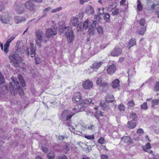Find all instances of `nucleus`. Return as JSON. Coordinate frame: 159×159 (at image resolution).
Masks as SVG:
<instances>
[{
	"label": "nucleus",
	"mask_w": 159,
	"mask_h": 159,
	"mask_svg": "<svg viewBox=\"0 0 159 159\" xmlns=\"http://www.w3.org/2000/svg\"><path fill=\"white\" fill-rule=\"evenodd\" d=\"M81 99V97L80 93H76L74 94L72 98V101L75 103L80 102L81 104H82Z\"/></svg>",
	"instance_id": "2eb2a0df"
},
{
	"label": "nucleus",
	"mask_w": 159,
	"mask_h": 159,
	"mask_svg": "<svg viewBox=\"0 0 159 159\" xmlns=\"http://www.w3.org/2000/svg\"><path fill=\"white\" fill-rule=\"evenodd\" d=\"M129 117L133 121L136 120L138 118V116L135 113L132 112L131 113Z\"/></svg>",
	"instance_id": "c756f323"
},
{
	"label": "nucleus",
	"mask_w": 159,
	"mask_h": 159,
	"mask_svg": "<svg viewBox=\"0 0 159 159\" xmlns=\"http://www.w3.org/2000/svg\"><path fill=\"white\" fill-rule=\"evenodd\" d=\"M137 134H139V135H142L144 133L143 130L142 129H141V128L137 130Z\"/></svg>",
	"instance_id": "de8ad7c7"
},
{
	"label": "nucleus",
	"mask_w": 159,
	"mask_h": 159,
	"mask_svg": "<svg viewBox=\"0 0 159 159\" xmlns=\"http://www.w3.org/2000/svg\"><path fill=\"white\" fill-rule=\"evenodd\" d=\"M10 91L11 92V93L12 95H13L15 96L17 94V89H11Z\"/></svg>",
	"instance_id": "09e8293b"
},
{
	"label": "nucleus",
	"mask_w": 159,
	"mask_h": 159,
	"mask_svg": "<svg viewBox=\"0 0 159 159\" xmlns=\"http://www.w3.org/2000/svg\"><path fill=\"white\" fill-rule=\"evenodd\" d=\"M85 137L88 139H94V137L93 135H84Z\"/></svg>",
	"instance_id": "864d4df0"
},
{
	"label": "nucleus",
	"mask_w": 159,
	"mask_h": 159,
	"mask_svg": "<svg viewBox=\"0 0 159 159\" xmlns=\"http://www.w3.org/2000/svg\"><path fill=\"white\" fill-rule=\"evenodd\" d=\"M65 138L63 136L61 135V136H58V139H64Z\"/></svg>",
	"instance_id": "338daca9"
},
{
	"label": "nucleus",
	"mask_w": 159,
	"mask_h": 159,
	"mask_svg": "<svg viewBox=\"0 0 159 159\" xmlns=\"http://www.w3.org/2000/svg\"><path fill=\"white\" fill-rule=\"evenodd\" d=\"M123 142L127 145L130 144V143H131L132 142L131 140H124Z\"/></svg>",
	"instance_id": "603ef678"
},
{
	"label": "nucleus",
	"mask_w": 159,
	"mask_h": 159,
	"mask_svg": "<svg viewBox=\"0 0 159 159\" xmlns=\"http://www.w3.org/2000/svg\"><path fill=\"white\" fill-rule=\"evenodd\" d=\"M152 106L154 107L155 106L158 105L159 104V98L158 99H155L152 101Z\"/></svg>",
	"instance_id": "473e14b6"
},
{
	"label": "nucleus",
	"mask_w": 159,
	"mask_h": 159,
	"mask_svg": "<svg viewBox=\"0 0 159 159\" xmlns=\"http://www.w3.org/2000/svg\"><path fill=\"white\" fill-rule=\"evenodd\" d=\"M42 150L43 152L46 153H48V148L43 146L42 147Z\"/></svg>",
	"instance_id": "3c124183"
},
{
	"label": "nucleus",
	"mask_w": 159,
	"mask_h": 159,
	"mask_svg": "<svg viewBox=\"0 0 159 159\" xmlns=\"http://www.w3.org/2000/svg\"><path fill=\"white\" fill-rule=\"evenodd\" d=\"M100 106L103 110H106L108 108V107L104 102H101L100 104Z\"/></svg>",
	"instance_id": "c9c22d12"
},
{
	"label": "nucleus",
	"mask_w": 159,
	"mask_h": 159,
	"mask_svg": "<svg viewBox=\"0 0 159 159\" xmlns=\"http://www.w3.org/2000/svg\"><path fill=\"white\" fill-rule=\"evenodd\" d=\"M101 159H108L107 156L105 155H102L101 156Z\"/></svg>",
	"instance_id": "680f3d73"
},
{
	"label": "nucleus",
	"mask_w": 159,
	"mask_h": 159,
	"mask_svg": "<svg viewBox=\"0 0 159 159\" xmlns=\"http://www.w3.org/2000/svg\"><path fill=\"white\" fill-rule=\"evenodd\" d=\"M30 48H27L26 50V52L28 56L30 55L31 57H34L35 55L36 48L34 46L33 43H30Z\"/></svg>",
	"instance_id": "39448f33"
},
{
	"label": "nucleus",
	"mask_w": 159,
	"mask_h": 159,
	"mask_svg": "<svg viewBox=\"0 0 159 159\" xmlns=\"http://www.w3.org/2000/svg\"><path fill=\"white\" fill-rule=\"evenodd\" d=\"M105 140H98V143L101 144H103L105 143Z\"/></svg>",
	"instance_id": "0e129e2a"
},
{
	"label": "nucleus",
	"mask_w": 159,
	"mask_h": 159,
	"mask_svg": "<svg viewBox=\"0 0 159 159\" xmlns=\"http://www.w3.org/2000/svg\"><path fill=\"white\" fill-rule=\"evenodd\" d=\"M138 4L137 6V9L139 11H141L142 9V7L141 5L140 2L139 0L138 1Z\"/></svg>",
	"instance_id": "49530a36"
},
{
	"label": "nucleus",
	"mask_w": 159,
	"mask_h": 159,
	"mask_svg": "<svg viewBox=\"0 0 159 159\" xmlns=\"http://www.w3.org/2000/svg\"><path fill=\"white\" fill-rule=\"evenodd\" d=\"M58 159H67V158L66 156H59Z\"/></svg>",
	"instance_id": "bf43d9fd"
},
{
	"label": "nucleus",
	"mask_w": 159,
	"mask_h": 159,
	"mask_svg": "<svg viewBox=\"0 0 159 159\" xmlns=\"http://www.w3.org/2000/svg\"><path fill=\"white\" fill-rule=\"evenodd\" d=\"M146 30V26H143L139 29L138 31V34L140 35H143L144 34Z\"/></svg>",
	"instance_id": "393cba45"
},
{
	"label": "nucleus",
	"mask_w": 159,
	"mask_h": 159,
	"mask_svg": "<svg viewBox=\"0 0 159 159\" xmlns=\"http://www.w3.org/2000/svg\"><path fill=\"white\" fill-rule=\"evenodd\" d=\"M103 116V113L100 111H97L95 113V116Z\"/></svg>",
	"instance_id": "a18cd8bd"
},
{
	"label": "nucleus",
	"mask_w": 159,
	"mask_h": 159,
	"mask_svg": "<svg viewBox=\"0 0 159 159\" xmlns=\"http://www.w3.org/2000/svg\"><path fill=\"white\" fill-rule=\"evenodd\" d=\"M120 81L118 79H116L113 81L111 84V86L113 88H117L120 86Z\"/></svg>",
	"instance_id": "4be33fe9"
},
{
	"label": "nucleus",
	"mask_w": 159,
	"mask_h": 159,
	"mask_svg": "<svg viewBox=\"0 0 159 159\" xmlns=\"http://www.w3.org/2000/svg\"><path fill=\"white\" fill-rule=\"evenodd\" d=\"M43 32L40 30H38L36 32V37L37 40L36 41V44L39 46H41L40 43L38 42V40L42 42L43 39Z\"/></svg>",
	"instance_id": "20e7f679"
},
{
	"label": "nucleus",
	"mask_w": 159,
	"mask_h": 159,
	"mask_svg": "<svg viewBox=\"0 0 159 159\" xmlns=\"http://www.w3.org/2000/svg\"><path fill=\"white\" fill-rule=\"evenodd\" d=\"M84 110V108L82 109V108L80 107V108H74L72 111L64 110L62 112L60 118L63 120H70L72 116L75 114L80 111H82Z\"/></svg>",
	"instance_id": "f257e3e1"
},
{
	"label": "nucleus",
	"mask_w": 159,
	"mask_h": 159,
	"mask_svg": "<svg viewBox=\"0 0 159 159\" xmlns=\"http://www.w3.org/2000/svg\"><path fill=\"white\" fill-rule=\"evenodd\" d=\"M155 89L157 91L159 90V81L156 83L155 86Z\"/></svg>",
	"instance_id": "5fc2aeb1"
},
{
	"label": "nucleus",
	"mask_w": 159,
	"mask_h": 159,
	"mask_svg": "<svg viewBox=\"0 0 159 159\" xmlns=\"http://www.w3.org/2000/svg\"><path fill=\"white\" fill-rule=\"evenodd\" d=\"M25 8L31 11L34 10L35 6L34 4L30 0H28L26 2L25 4Z\"/></svg>",
	"instance_id": "6e6552de"
},
{
	"label": "nucleus",
	"mask_w": 159,
	"mask_h": 159,
	"mask_svg": "<svg viewBox=\"0 0 159 159\" xmlns=\"http://www.w3.org/2000/svg\"><path fill=\"white\" fill-rule=\"evenodd\" d=\"M141 108L144 110H146L148 109L146 102H145L141 105Z\"/></svg>",
	"instance_id": "a19ab883"
},
{
	"label": "nucleus",
	"mask_w": 159,
	"mask_h": 159,
	"mask_svg": "<svg viewBox=\"0 0 159 159\" xmlns=\"http://www.w3.org/2000/svg\"><path fill=\"white\" fill-rule=\"evenodd\" d=\"M110 17V16L109 13H106L104 15V20L107 22H109V19Z\"/></svg>",
	"instance_id": "e433bc0d"
},
{
	"label": "nucleus",
	"mask_w": 159,
	"mask_h": 159,
	"mask_svg": "<svg viewBox=\"0 0 159 159\" xmlns=\"http://www.w3.org/2000/svg\"><path fill=\"white\" fill-rule=\"evenodd\" d=\"M4 9V6L3 3L0 2V11H2Z\"/></svg>",
	"instance_id": "6e6d98bb"
},
{
	"label": "nucleus",
	"mask_w": 159,
	"mask_h": 159,
	"mask_svg": "<svg viewBox=\"0 0 159 159\" xmlns=\"http://www.w3.org/2000/svg\"><path fill=\"white\" fill-rule=\"evenodd\" d=\"M90 23H91L92 25H90L89 28V33L93 32L94 30L96 27V21L91 20V22H90Z\"/></svg>",
	"instance_id": "f3484780"
},
{
	"label": "nucleus",
	"mask_w": 159,
	"mask_h": 159,
	"mask_svg": "<svg viewBox=\"0 0 159 159\" xmlns=\"http://www.w3.org/2000/svg\"><path fill=\"white\" fill-rule=\"evenodd\" d=\"M82 103L84 104H91L92 102V100L90 99H87L84 100H82Z\"/></svg>",
	"instance_id": "4c0bfd02"
},
{
	"label": "nucleus",
	"mask_w": 159,
	"mask_h": 159,
	"mask_svg": "<svg viewBox=\"0 0 159 159\" xmlns=\"http://www.w3.org/2000/svg\"><path fill=\"white\" fill-rule=\"evenodd\" d=\"M114 96L113 95H107L106 98V101L108 103L111 102L113 101Z\"/></svg>",
	"instance_id": "bb28decb"
},
{
	"label": "nucleus",
	"mask_w": 159,
	"mask_h": 159,
	"mask_svg": "<svg viewBox=\"0 0 159 159\" xmlns=\"http://www.w3.org/2000/svg\"><path fill=\"white\" fill-rule=\"evenodd\" d=\"M79 20L77 17H73L70 19V24L71 25L75 27L78 25Z\"/></svg>",
	"instance_id": "a211bd4d"
},
{
	"label": "nucleus",
	"mask_w": 159,
	"mask_h": 159,
	"mask_svg": "<svg viewBox=\"0 0 159 159\" xmlns=\"http://www.w3.org/2000/svg\"><path fill=\"white\" fill-rule=\"evenodd\" d=\"M104 8H102V12H100L97 15L95 16L94 19L97 21H99L101 18V16L104 14L103 10Z\"/></svg>",
	"instance_id": "cd10ccee"
},
{
	"label": "nucleus",
	"mask_w": 159,
	"mask_h": 159,
	"mask_svg": "<svg viewBox=\"0 0 159 159\" xmlns=\"http://www.w3.org/2000/svg\"><path fill=\"white\" fill-rule=\"evenodd\" d=\"M15 10L17 13L21 14L24 13L25 11L23 4L20 3L16 6Z\"/></svg>",
	"instance_id": "0eeeda50"
},
{
	"label": "nucleus",
	"mask_w": 159,
	"mask_h": 159,
	"mask_svg": "<svg viewBox=\"0 0 159 159\" xmlns=\"http://www.w3.org/2000/svg\"><path fill=\"white\" fill-rule=\"evenodd\" d=\"M111 62L109 63V66H108L107 69V72L108 74L110 75L113 74L115 71L116 69L115 63L112 61L111 64H110Z\"/></svg>",
	"instance_id": "423d86ee"
},
{
	"label": "nucleus",
	"mask_w": 159,
	"mask_h": 159,
	"mask_svg": "<svg viewBox=\"0 0 159 159\" xmlns=\"http://www.w3.org/2000/svg\"><path fill=\"white\" fill-rule=\"evenodd\" d=\"M122 53L121 48H119L118 46H116L114 50L111 52V55L112 56H118L120 55Z\"/></svg>",
	"instance_id": "f8f14e48"
},
{
	"label": "nucleus",
	"mask_w": 159,
	"mask_h": 159,
	"mask_svg": "<svg viewBox=\"0 0 159 159\" xmlns=\"http://www.w3.org/2000/svg\"><path fill=\"white\" fill-rule=\"evenodd\" d=\"M146 23V20L144 18H142L139 21V23L140 25L141 26H144V25Z\"/></svg>",
	"instance_id": "58836bf2"
},
{
	"label": "nucleus",
	"mask_w": 159,
	"mask_h": 159,
	"mask_svg": "<svg viewBox=\"0 0 159 159\" xmlns=\"http://www.w3.org/2000/svg\"><path fill=\"white\" fill-rule=\"evenodd\" d=\"M80 25H81V23L80 24H78V26L77 27V30L78 31H80L82 29V27Z\"/></svg>",
	"instance_id": "052dcab7"
},
{
	"label": "nucleus",
	"mask_w": 159,
	"mask_h": 159,
	"mask_svg": "<svg viewBox=\"0 0 159 159\" xmlns=\"http://www.w3.org/2000/svg\"><path fill=\"white\" fill-rule=\"evenodd\" d=\"M88 26L89 20L86 19L83 24V28L85 30H86L88 28Z\"/></svg>",
	"instance_id": "f704fd0d"
},
{
	"label": "nucleus",
	"mask_w": 159,
	"mask_h": 159,
	"mask_svg": "<svg viewBox=\"0 0 159 159\" xmlns=\"http://www.w3.org/2000/svg\"><path fill=\"white\" fill-rule=\"evenodd\" d=\"M18 77L20 84L22 87H24L25 86V83L23 79V76L21 75H19Z\"/></svg>",
	"instance_id": "a878e982"
},
{
	"label": "nucleus",
	"mask_w": 159,
	"mask_h": 159,
	"mask_svg": "<svg viewBox=\"0 0 159 159\" xmlns=\"http://www.w3.org/2000/svg\"><path fill=\"white\" fill-rule=\"evenodd\" d=\"M116 6L117 3L115 2L111 4L107 7V11H112V15L113 16L117 15L119 13V9L116 8Z\"/></svg>",
	"instance_id": "7ed1b4c3"
},
{
	"label": "nucleus",
	"mask_w": 159,
	"mask_h": 159,
	"mask_svg": "<svg viewBox=\"0 0 159 159\" xmlns=\"http://www.w3.org/2000/svg\"><path fill=\"white\" fill-rule=\"evenodd\" d=\"M135 105V103L134 100L129 101L127 103V105L129 108L134 107Z\"/></svg>",
	"instance_id": "7c9ffc66"
},
{
	"label": "nucleus",
	"mask_w": 159,
	"mask_h": 159,
	"mask_svg": "<svg viewBox=\"0 0 159 159\" xmlns=\"http://www.w3.org/2000/svg\"><path fill=\"white\" fill-rule=\"evenodd\" d=\"M52 8L51 7H48L45 8L43 11V15L40 18L38 19V20H39L40 19L46 16L47 15V12L52 10Z\"/></svg>",
	"instance_id": "412c9836"
},
{
	"label": "nucleus",
	"mask_w": 159,
	"mask_h": 159,
	"mask_svg": "<svg viewBox=\"0 0 159 159\" xmlns=\"http://www.w3.org/2000/svg\"><path fill=\"white\" fill-rule=\"evenodd\" d=\"M94 11L92 7L90 6L87 7V9L86 10V13L89 14H93L94 13Z\"/></svg>",
	"instance_id": "c85d7f7f"
},
{
	"label": "nucleus",
	"mask_w": 159,
	"mask_h": 159,
	"mask_svg": "<svg viewBox=\"0 0 159 159\" xmlns=\"http://www.w3.org/2000/svg\"><path fill=\"white\" fill-rule=\"evenodd\" d=\"M96 84L100 87L103 88L107 87L108 85V84L107 83L103 81L102 78V77L98 78L96 80Z\"/></svg>",
	"instance_id": "dca6fc26"
},
{
	"label": "nucleus",
	"mask_w": 159,
	"mask_h": 159,
	"mask_svg": "<svg viewBox=\"0 0 159 159\" xmlns=\"http://www.w3.org/2000/svg\"><path fill=\"white\" fill-rule=\"evenodd\" d=\"M11 19V16L7 15H5L1 16L0 20L2 23L8 24L9 23Z\"/></svg>",
	"instance_id": "9d476101"
},
{
	"label": "nucleus",
	"mask_w": 159,
	"mask_h": 159,
	"mask_svg": "<svg viewBox=\"0 0 159 159\" xmlns=\"http://www.w3.org/2000/svg\"><path fill=\"white\" fill-rule=\"evenodd\" d=\"M102 63H103L101 61L95 62L92 65L91 68L94 69H97L101 66Z\"/></svg>",
	"instance_id": "6ab92c4d"
},
{
	"label": "nucleus",
	"mask_w": 159,
	"mask_h": 159,
	"mask_svg": "<svg viewBox=\"0 0 159 159\" xmlns=\"http://www.w3.org/2000/svg\"><path fill=\"white\" fill-rule=\"evenodd\" d=\"M4 82V79L3 75L0 72V84H3Z\"/></svg>",
	"instance_id": "37998d69"
},
{
	"label": "nucleus",
	"mask_w": 159,
	"mask_h": 159,
	"mask_svg": "<svg viewBox=\"0 0 159 159\" xmlns=\"http://www.w3.org/2000/svg\"><path fill=\"white\" fill-rule=\"evenodd\" d=\"M93 85L92 82L89 80H88L83 82V86L85 89H89L92 87Z\"/></svg>",
	"instance_id": "4468645a"
},
{
	"label": "nucleus",
	"mask_w": 159,
	"mask_h": 159,
	"mask_svg": "<svg viewBox=\"0 0 159 159\" xmlns=\"http://www.w3.org/2000/svg\"><path fill=\"white\" fill-rule=\"evenodd\" d=\"M14 21L16 24H18L22 21H24L25 20V19L24 17L15 16L14 17Z\"/></svg>",
	"instance_id": "aec40b11"
},
{
	"label": "nucleus",
	"mask_w": 159,
	"mask_h": 159,
	"mask_svg": "<svg viewBox=\"0 0 159 159\" xmlns=\"http://www.w3.org/2000/svg\"><path fill=\"white\" fill-rule=\"evenodd\" d=\"M137 124L136 122L132 121H129L127 123L128 127L130 129L134 128L136 126Z\"/></svg>",
	"instance_id": "5701e85b"
},
{
	"label": "nucleus",
	"mask_w": 159,
	"mask_h": 159,
	"mask_svg": "<svg viewBox=\"0 0 159 159\" xmlns=\"http://www.w3.org/2000/svg\"><path fill=\"white\" fill-rule=\"evenodd\" d=\"M142 148L144 151L147 152V149H149L151 148L150 143H147L146 145L143 146Z\"/></svg>",
	"instance_id": "2f4dec72"
},
{
	"label": "nucleus",
	"mask_w": 159,
	"mask_h": 159,
	"mask_svg": "<svg viewBox=\"0 0 159 159\" xmlns=\"http://www.w3.org/2000/svg\"><path fill=\"white\" fill-rule=\"evenodd\" d=\"M126 0H121L120 2L121 5H123L125 2Z\"/></svg>",
	"instance_id": "774afa93"
},
{
	"label": "nucleus",
	"mask_w": 159,
	"mask_h": 159,
	"mask_svg": "<svg viewBox=\"0 0 159 159\" xmlns=\"http://www.w3.org/2000/svg\"><path fill=\"white\" fill-rule=\"evenodd\" d=\"M57 29L56 28L52 27L50 29H48L46 30V35L48 37L55 35L57 34Z\"/></svg>",
	"instance_id": "1a4fd4ad"
},
{
	"label": "nucleus",
	"mask_w": 159,
	"mask_h": 159,
	"mask_svg": "<svg viewBox=\"0 0 159 159\" xmlns=\"http://www.w3.org/2000/svg\"><path fill=\"white\" fill-rule=\"evenodd\" d=\"M136 45V42L134 39H132L130 40L129 42L128 46V49L134 45Z\"/></svg>",
	"instance_id": "b1692460"
},
{
	"label": "nucleus",
	"mask_w": 159,
	"mask_h": 159,
	"mask_svg": "<svg viewBox=\"0 0 159 159\" xmlns=\"http://www.w3.org/2000/svg\"><path fill=\"white\" fill-rule=\"evenodd\" d=\"M13 81L14 84L16 86H17L19 84V82L17 80H16L15 79L13 80Z\"/></svg>",
	"instance_id": "e2e57ef3"
},
{
	"label": "nucleus",
	"mask_w": 159,
	"mask_h": 159,
	"mask_svg": "<svg viewBox=\"0 0 159 159\" xmlns=\"http://www.w3.org/2000/svg\"><path fill=\"white\" fill-rule=\"evenodd\" d=\"M97 31L98 33L100 34H102L103 33V30L102 27L101 26H99L97 28Z\"/></svg>",
	"instance_id": "ea45409f"
},
{
	"label": "nucleus",
	"mask_w": 159,
	"mask_h": 159,
	"mask_svg": "<svg viewBox=\"0 0 159 159\" xmlns=\"http://www.w3.org/2000/svg\"><path fill=\"white\" fill-rule=\"evenodd\" d=\"M47 156L49 159H54L55 156L53 153H49L48 155Z\"/></svg>",
	"instance_id": "c03bdc74"
},
{
	"label": "nucleus",
	"mask_w": 159,
	"mask_h": 159,
	"mask_svg": "<svg viewBox=\"0 0 159 159\" xmlns=\"http://www.w3.org/2000/svg\"><path fill=\"white\" fill-rule=\"evenodd\" d=\"M118 108L119 111L122 112L124 111L125 108L124 105L122 103L118 105Z\"/></svg>",
	"instance_id": "72a5a7b5"
},
{
	"label": "nucleus",
	"mask_w": 159,
	"mask_h": 159,
	"mask_svg": "<svg viewBox=\"0 0 159 159\" xmlns=\"http://www.w3.org/2000/svg\"><path fill=\"white\" fill-rule=\"evenodd\" d=\"M66 35L69 42L71 43L72 42L74 39V35L71 30H68L66 33Z\"/></svg>",
	"instance_id": "9b49d317"
},
{
	"label": "nucleus",
	"mask_w": 159,
	"mask_h": 159,
	"mask_svg": "<svg viewBox=\"0 0 159 159\" xmlns=\"http://www.w3.org/2000/svg\"><path fill=\"white\" fill-rule=\"evenodd\" d=\"M35 61L36 64H39L41 61V59L39 58H35Z\"/></svg>",
	"instance_id": "4d7b16f0"
},
{
	"label": "nucleus",
	"mask_w": 159,
	"mask_h": 159,
	"mask_svg": "<svg viewBox=\"0 0 159 159\" xmlns=\"http://www.w3.org/2000/svg\"><path fill=\"white\" fill-rule=\"evenodd\" d=\"M62 9V8L61 7H57L56 8V9H54L52 10L51 11V12L52 13H55L57 11H59L60 10H61Z\"/></svg>",
	"instance_id": "8fccbe9b"
},
{
	"label": "nucleus",
	"mask_w": 159,
	"mask_h": 159,
	"mask_svg": "<svg viewBox=\"0 0 159 159\" xmlns=\"http://www.w3.org/2000/svg\"><path fill=\"white\" fill-rule=\"evenodd\" d=\"M17 89H18L19 93L20 95L22 96L23 95L24 91L22 88H20L19 85H18L17 87Z\"/></svg>",
	"instance_id": "79ce46f5"
},
{
	"label": "nucleus",
	"mask_w": 159,
	"mask_h": 159,
	"mask_svg": "<svg viewBox=\"0 0 159 159\" xmlns=\"http://www.w3.org/2000/svg\"><path fill=\"white\" fill-rule=\"evenodd\" d=\"M9 58L11 61L13 65L15 67L20 66V64L22 61V59L17 52L11 53L9 55Z\"/></svg>",
	"instance_id": "f03ea898"
},
{
	"label": "nucleus",
	"mask_w": 159,
	"mask_h": 159,
	"mask_svg": "<svg viewBox=\"0 0 159 159\" xmlns=\"http://www.w3.org/2000/svg\"><path fill=\"white\" fill-rule=\"evenodd\" d=\"M85 112L86 115H87V116L90 115L91 116L93 114V113L89 111H86Z\"/></svg>",
	"instance_id": "13d9d810"
},
{
	"label": "nucleus",
	"mask_w": 159,
	"mask_h": 159,
	"mask_svg": "<svg viewBox=\"0 0 159 159\" xmlns=\"http://www.w3.org/2000/svg\"><path fill=\"white\" fill-rule=\"evenodd\" d=\"M14 39V37H11L7 40L5 43L4 44V51L6 53H7L8 52L9 50L8 49V48L9 47L10 44L11 42Z\"/></svg>",
	"instance_id": "ddd939ff"
},
{
	"label": "nucleus",
	"mask_w": 159,
	"mask_h": 159,
	"mask_svg": "<svg viewBox=\"0 0 159 159\" xmlns=\"http://www.w3.org/2000/svg\"><path fill=\"white\" fill-rule=\"evenodd\" d=\"M130 138L129 136H125V137H122L121 138V139H129Z\"/></svg>",
	"instance_id": "69168bd1"
}]
</instances>
